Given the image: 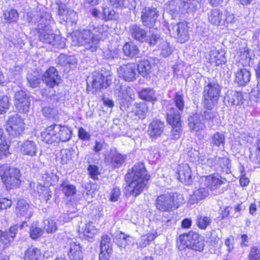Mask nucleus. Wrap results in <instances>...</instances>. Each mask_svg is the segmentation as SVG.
<instances>
[{"label":"nucleus","mask_w":260,"mask_h":260,"mask_svg":"<svg viewBox=\"0 0 260 260\" xmlns=\"http://www.w3.org/2000/svg\"><path fill=\"white\" fill-rule=\"evenodd\" d=\"M128 185L126 188V196L136 197L147 187L150 176L148 175L143 163L136 164L127 175Z\"/></svg>","instance_id":"nucleus-1"},{"label":"nucleus","mask_w":260,"mask_h":260,"mask_svg":"<svg viewBox=\"0 0 260 260\" xmlns=\"http://www.w3.org/2000/svg\"><path fill=\"white\" fill-rule=\"evenodd\" d=\"M50 20L42 16H34L31 18L30 22L37 24L40 41L56 47H59L60 37L53 33L49 26Z\"/></svg>","instance_id":"nucleus-2"},{"label":"nucleus","mask_w":260,"mask_h":260,"mask_svg":"<svg viewBox=\"0 0 260 260\" xmlns=\"http://www.w3.org/2000/svg\"><path fill=\"white\" fill-rule=\"evenodd\" d=\"M206 84L203 90L204 107L213 108L219 99L221 87L217 81L213 79L206 81Z\"/></svg>","instance_id":"nucleus-3"},{"label":"nucleus","mask_w":260,"mask_h":260,"mask_svg":"<svg viewBox=\"0 0 260 260\" xmlns=\"http://www.w3.org/2000/svg\"><path fill=\"white\" fill-rule=\"evenodd\" d=\"M0 176L7 189L17 187L20 184L19 170L7 165L0 166Z\"/></svg>","instance_id":"nucleus-4"},{"label":"nucleus","mask_w":260,"mask_h":260,"mask_svg":"<svg viewBox=\"0 0 260 260\" xmlns=\"http://www.w3.org/2000/svg\"><path fill=\"white\" fill-rule=\"evenodd\" d=\"M182 200V196L178 193L164 194L157 197L155 200L156 208L161 212H170L178 207V204L182 203L181 201L177 202L175 199Z\"/></svg>","instance_id":"nucleus-5"},{"label":"nucleus","mask_w":260,"mask_h":260,"mask_svg":"<svg viewBox=\"0 0 260 260\" xmlns=\"http://www.w3.org/2000/svg\"><path fill=\"white\" fill-rule=\"evenodd\" d=\"M72 44L74 46H84L87 50L95 51L97 46L94 44L91 30L84 29L72 36Z\"/></svg>","instance_id":"nucleus-6"},{"label":"nucleus","mask_w":260,"mask_h":260,"mask_svg":"<svg viewBox=\"0 0 260 260\" xmlns=\"http://www.w3.org/2000/svg\"><path fill=\"white\" fill-rule=\"evenodd\" d=\"M181 243L196 251H202L204 248V241L200 235L193 231L180 235Z\"/></svg>","instance_id":"nucleus-7"},{"label":"nucleus","mask_w":260,"mask_h":260,"mask_svg":"<svg viewBox=\"0 0 260 260\" xmlns=\"http://www.w3.org/2000/svg\"><path fill=\"white\" fill-rule=\"evenodd\" d=\"M167 120L172 125L171 138L177 140L182 132L180 113L174 107H170L167 112Z\"/></svg>","instance_id":"nucleus-8"},{"label":"nucleus","mask_w":260,"mask_h":260,"mask_svg":"<svg viewBox=\"0 0 260 260\" xmlns=\"http://www.w3.org/2000/svg\"><path fill=\"white\" fill-rule=\"evenodd\" d=\"M24 129L23 120L18 114L11 115L7 120L6 130L10 135L16 137Z\"/></svg>","instance_id":"nucleus-9"},{"label":"nucleus","mask_w":260,"mask_h":260,"mask_svg":"<svg viewBox=\"0 0 260 260\" xmlns=\"http://www.w3.org/2000/svg\"><path fill=\"white\" fill-rule=\"evenodd\" d=\"M14 106L19 112L27 113L30 106V97L23 90L16 92L14 97Z\"/></svg>","instance_id":"nucleus-10"},{"label":"nucleus","mask_w":260,"mask_h":260,"mask_svg":"<svg viewBox=\"0 0 260 260\" xmlns=\"http://www.w3.org/2000/svg\"><path fill=\"white\" fill-rule=\"evenodd\" d=\"M168 30L173 35L176 36L179 42H185L189 39L188 27L186 22H179L176 24H171Z\"/></svg>","instance_id":"nucleus-11"},{"label":"nucleus","mask_w":260,"mask_h":260,"mask_svg":"<svg viewBox=\"0 0 260 260\" xmlns=\"http://www.w3.org/2000/svg\"><path fill=\"white\" fill-rule=\"evenodd\" d=\"M92 87L99 90L107 88L111 83V77L108 73H101L95 71L92 74Z\"/></svg>","instance_id":"nucleus-12"},{"label":"nucleus","mask_w":260,"mask_h":260,"mask_svg":"<svg viewBox=\"0 0 260 260\" xmlns=\"http://www.w3.org/2000/svg\"><path fill=\"white\" fill-rule=\"evenodd\" d=\"M158 17V11L155 8L145 7L141 13V20L144 25L149 28L155 26Z\"/></svg>","instance_id":"nucleus-13"},{"label":"nucleus","mask_w":260,"mask_h":260,"mask_svg":"<svg viewBox=\"0 0 260 260\" xmlns=\"http://www.w3.org/2000/svg\"><path fill=\"white\" fill-rule=\"evenodd\" d=\"M137 66L135 63L123 64L117 69L119 77L125 81L130 82L135 80L137 78Z\"/></svg>","instance_id":"nucleus-14"},{"label":"nucleus","mask_w":260,"mask_h":260,"mask_svg":"<svg viewBox=\"0 0 260 260\" xmlns=\"http://www.w3.org/2000/svg\"><path fill=\"white\" fill-rule=\"evenodd\" d=\"M67 244L69 246L68 255L70 260H83L82 246L80 243L69 239Z\"/></svg>","instance_id":"nucleus-15"},{"label":"nucleus","mask_w":260,"mask_h":260,"mask_svg":"<svg viewBox=\"0 0 260 260\" xmlns=\"http://www.w3.org/2000/svg\"><path fill=\"white\" fill-rule=\"evenodd\" d=\"M42 80L51 88L58 85L60 81L58 71L54 67L49 68L43 75Z\"/></svg>","instance_id":"nucleus-16"},{"label":"nucleus","mask_w":260,"mask_h":260,"mask_svg":"<svg viewBox=\"0 0 260 260\" xmlns=\"http://www.w3.org/2000/svg\"><path fill=\"white\" fill-rule=\"evenodd\" d=\"M188 125L191 131L196 133L204 130L206 127L203 116L198 113L193 114L188 117Z\"/></svg>","instance_id":"nucleus-17"},{"label":"nucleus","mask_w":260,"mask_h":260,"mask_svg":"<svg viewBox=\"0 0 260 260\" xmlns=\"http://www.w3.org/2000/svg\"><path fill=\"white\" fill-rule=\"evenodd\" d=\"M131 36L135 40L140 42H144L147 40V32L141 26L133 24L129 27Z\"/></svg>","instance_id":"nucleus-18"},{"label":"nucleus","mask_w":260,"mask_h":260,"mask_svg":"<svg viewBox=\"0 0 260 260\" xmlns=\"http://www.w3.org/2000/svg\"><path fill=\"white\" fill-rule=\"evenodd\" d=\"M116 94L121 102H129L135 100V93L133 89L127 86H120L117 89Z\"/></svg>","instance_id":"nucleus-19"},{"label":"nucleus","mask_w":260,"mask_h":260,"mask_svg":"<svg viewBox=\"0 0 260 260\" xmlns=\"http://www.w3.org/2000/svg\"><path fill=\"white\" fill-rule=\"evenodd\" d=\"M164 127V122L158 119L154 120L149 125L148 134L150 138L156 139L160 137L163 133Z\"/></svg>","instance_id":"nucleus-20"},{"label":"nucleus","mask_w":260,"mask_h":260,"mask_svg":"<svg viewBox=\"0 0 260 260\" xmlns=\"http://www.w3.org/2000/svg\"><path fill=\"white\" fill-rule=\"evenodd\" d=\"M78 231L80 234H83L84 238L90 241V239H92L94 235L96 234L98 230L92 222L88 223H83L81 222L78 226Z\"/></svg>","instance_id":"nucleus-21"},{"label":"nucleus","mask_w":260,"mask_h":260,"mask_svg":"<svg viewBox=\"0 0 260 260\" xmlns=\"http://www.w3.org/2000/svg\"><path fill=\"white\" fill-rule=\"evenodd\" d=\"M18 226H12L8 231L0 230V241L5 246H8L13 241L17 232Z\"/></svg>","instance_id":"nucleus-22"},{"label":"nucleus","mask_w":260,"mask_h":260,"mask_svg":"<svg viewBox=\"0 0 260 260\" xmlns=\"http://www.w3.org/2000/svg\"><path fill=\"white\" fill-rule=\"evenodd\" d=\"M55 124L48 126L41 133L42 140L47 144H52L57 141Z\"/></svg>","instance_id":"nucleus-23"},{"label":"nucleus","mask_w":260,"mask_h":260,"mask_svg":"<svg viewBox=\"0 0 260 260\" xmlns=\"http://www.w3.org/2000/svg\"><path fill=\"white\" fill-rule=\"evenodd\" d=\"M178 178L180 182L185 184H190L192 182L191 171L187 164L180 167L178 171Z\"/></svg>","instance_id":"nucleus-24"},{"label":"nucleus","mask_w":260,"mask_h":260,"mask_svg":"<svg viewBox=\"0 0 260 260\" xmlns=\"http://www.w3.org/2000/svg\"><path fill=\"white\" fill-rule=\"evenodd\" d=\"M225 180H221L217 175H211L205 177L204 185L211 190L217 189L221 185L225 183Z\"/></svg>","instance_id":"nucleus-25"},{"label":"nucleus","mask_w":260,"mask_h":260,"mask_svg":"<svg viewBox=\"0 0 260 260\" xmlns=\"http://www.w3.org/2000/svg\"><path fill=\"white\" fill-rule=\"evenodd\" d=\"M20 149L23 155L32 157L37 154V145L33 141L26 140L21 145Z\"/></svg>","instance_id":"nucleus-26"},{"label":"nucleus","mask_w":260,"mask_h":260,"mask_svg":"<svg viewBox=\"0 0 260 260\" xmlns=\"http://www.w3.org/2000/svg\"><path fill=\"white\" fill-rule=\"evenodd\" d=\"M57 141L67 142L71 138L72 131L67 126L55 124Z\"/></svg>","instance_id":"nucleus-27"},{"label":"nucleus","mask_w":260,"mask_h":260,"mask_svg":"<svg viewBox=\"0 0 260 260\" xmlns=\"http://www.w3.org/2000/svg\"><path fill=\"white\" fill-rule=\"evenodd\" d=\"M209 194L208 190L204 187H201L196 190L192 194L190 195L189 203L190 204H194L199 201L205 199Z\"/></svg>","instance_id":"nucleus-28"},{"label":"nucleus","mask_w":260,"mask_h":260,"mask_svg":"<svg viewBox=\"0 0 260 260\" xmlns=\"http://www.w3.org/2000/svg\"><path fill=\"white\" fill-rule=\"evenodd\" d=\"M235 82L240 86H245L250 79L251 74L249 71L245 69H239L235 74Z\"/></svg>","instance_id":"nucleus-29"},{"label":"nucleus","mask_w":260,"mask_h":260,"mask_svg":"<svg viewBox=\"0 0 260 260\" xmlns=\"http://www.w3.org/2000/svg\"><path fill=\"white\" fill-rule=\"evenodd\" d=\"M225 52L223 50L213 49L210 51V62H214L216 66H219L226 62Z\"/></svg>","instance_id":"nucleus-30"},{"label":"nucleus","mask_w":260,"mask_h":260,"mask_svg":"<svg viewBox=\"0 0 260 260\" xmlns=\"http://www.w3.org/2000/svg\"><path fill=\"white\" fill-rule=\"evenodd\" d=\"M243 97L241 92L236 91H231L225 97V100L229 106L241 105L243 103Z\"/></svg>","instance_id":"nucleus-31"},{"label":"nucleus","mask_w":260,"mask_h":260,"mask_svg":"<svg viewBox=\"0 0 260 260\" xmlns=\"http://www.w3.org/2000/svg\"><path fill=\"white\" fill-rule=\"evenodd\" d=\"M108 160L115 168L119 167L124 161L125 156L119 153L116 150H111L108 155Z\"/></svg>","instance_id":"nucleus-32"},{"label":"nucleus","mask_w":260,"mask_h":260,"mask_svg":"<svg viewBox=\"0 0 260 260\" xmlns=\"http://www.w3.org/2000/svg\"><path fill=\"white\" fill-rule=\"evenodd\" d=\"M208 20L213 25H219L222 23L224 19V14L219 9H215L208 13Z\"/></svg>","instance_id":"nucleus-33"},{"label":"nucleus","mask_w":260,"mask_h":260,"mask_svg":"<svg viewBox=\"0 0 260 260\" xmlns=\"http://www.w3.org/2000/svg\"><path fill=\"white\" fill-rule=\"evenodd\" d=\"M29 205L25 200L18 201L16 211L18 215L29 218L32 216V213L29 211Z\"/></svg>","instance_id":"nucleus-34"},{"label":"nucleus","mask_w":260,"mask_h":260,"mask_svg":"<svg viewBox=\"0 0 260 260\" xmlns=\"http://www.w3.org/2000/svg\"><path fill=\"white\" fill-rule=\"evenodd\" d=\"M139 98L145 101L152 103L157 101V95L151 88H144L138 92Z\"/></svg>","instance_id":"nucleus-35"},{"label":"nucleus","mask_w":260,"mask_h":260,"mask_svg":"<svg viewBox=\"0 0 260 260\" xmlns=\"http://www.w3.org/2000/svg\"><path fill=\"white\" fill-rule=\"evenodd\" d=\"M124 54L127 57H133L139 53L138 47L133 42L126 43L122 48Z\"/></svg>","instance_id":"nucleus-36"},{"label":"nucleus","mask_w":260,"mask_h":260,"mask_svg":"<svg viewBox=\"0 0 260 260\" xmlns=\"http://www.w3.org/2000/svg\"><path fill=\"white\" fill-rule=\"evenodd\" d=\"M139 74L143 77H146L151 72V66L150 62L146 59L139 61L137 64V69Z\"/></svg>","instance_id":"nucleus-37"},{"label":"nucleus","mask_w":260,"mask_h":260,"mask_svg":"<svg viewBox=\"0 0 260 260\" xmlns=\"http://www.w3.org/2000/svg\"><path fill=\"white\" fill-rule=\"evenodd\" d=\"M60 189L65 196L70 197L76 194L77 190L74 185L68 181H63L60 185Z\"/></svg>","instance_id":"nucleus-38"},{"label":"nucleus","mask_w":260,"mask_h":260,"mask_svg":"<svg viewBox=\"0 0 260 260\" xmlns=\"http://www.w3.org/2000/svg\"><path fill=\"white\" fill-rule=\"evenodd\" d=\"M210 142L212 146H223L225 143V136L221 133L216 132L211 136Z\"/></svg>","instance_id":"nucleus-39"},{"label":"nucleus","mask_w":260,"mask_h":260,"mask_svg":"<svg viewBox=\"0 0 260 260\" xmlns=\"http://www.w3.org/2000/svg\"><path fill=\"white\" fill-rule=\"evenodd\" d=\"M135 114L139 119H143L145 118L146 114L148 111V106L144 102L136 103L135 104Z\"/></svg>","instance_id":"nucleus-40"},{"label":"nucleus","mask_w":260,"mask_h":260,"mask_svg":"<svg viewBox=\"0 0 260 260\" xmlns=\"http://www.w3.org/2000/svg\"><path fill=\"white\" fill-rule=\"evenodd\" d=\"M25 260H41L40 250L35 247L29 248L25 253Z\"/></svg>","instance_id":"nucleus-41"},{"label":"nucleus","mask_w":260,"mask_h":260,"mask_svg":"<svg viewBox=\"0 0 260 260\" xmlns=\"http://www.w3.org/2000/svg\"><path fill=\"white\" fill-rule=\"evenodd\" d=\"M130 237L125 236L123 233L120 232L117 234L113 239V241L119 247H125L131 243Z\"/></svg>","instance_id":"nucleus-42"},{"label":"nucleus","mask_w":260,"mask_h":260,"mask_svg":"<svg viewBox=\"0 0 260 260\" xmlns=\"http://www.w3.org/2000/svg\"><path fill=\"white\" fill-rule=\"evenodd\" d=\"M178 3H179V0L171 1L169 3L168 9L173 17H176L181 13V6Z\"/></svg>","instance_id":"nucleus-43"},{"label":"nucleus","mask_w":260,"mask_h":260,"mask_svg":"<svg viewBox=\"0 0 260 260\" xmlns=\"http://www.w3.org/2000/svg\"><path fill=\"white\" fill-rule=\"evenodd\" d=\"M18 16L17 11L14 9L5 11L3 13L5 22L9 23L16 22L18 19Z\"/></svg>","instance_id":"nucleus-44"},{"label":"nucleus","mask_w":260,"mask_h":260,"mask_svg":"<svg viewBox=\"0 0 260 260\" xmlns=\"http://www.w3.org/2000/svg\"><path fill=\"white\" fill-rule=\"evenodd\" d=\"M211 218L210 216L203 215H198L197 217V224L198 226L201 229L205 230L211 223Z\"/></svg>","instance_id":"nucleus-45"},{"label":"nucleus","mask_w":260,"mask_h":260,"mask_svg":"<svg viewBox=\"0 0 260 260\" xmlns=\"http://www.w3.org/2000/svg\"><path fill=\"white\" fill-rule=\"evenodd\" d=\"M173 101L176 107L178 108L177 110L179 112L182 111L184 106V100L183 99V95L181 92L178 91L176 92L174 96Z\"/></svg>","instance_id":"nucleus-46"},{"label":"nucleus","mask_w":260,"mask_h":260,"mask_svg":"<svg viewBox=\"0 0 260 260\" xmlns=\"http://www.w3.org/2000/svg\"><path fill=\"white\" fill-rule=\"evenodd\" d=\"M27 80L28 85L31 88L37 87L41 82V79L39 76L31 74H28Z\"/></svg>","instance_id":"nucleus-47"},{"label":"nucleus","mask_w":260,"mask_h":260,"mask_svg":"<svg viewBox=\"0 0 260 260\" xmlns=\"http://www.w3.org/2000/svg\"><path fill=\"white\" fill-rule=\"evenodd\" d=\"M162 39L160 38V35L156 32L152 31L150 36L147 35V40L145 42L148 43L150 46H154L156 45L158 42L162 41Z\"/></svg>","instance_id":"nucleus-48"},{"label":"nucleus","mask_w":260,"mask_h":260,"mask_svg":"<svg viewBox=\"0 0 260 260\" xmlns=\"http://www.w3.org/2000/svg\"><path fill=\"white\" fill-rule=\"evenodd\" d=\"M43 234V230L35 225H31L29 228V235L30 237L32 239H37Z\"/></svg>","instance_id":"nucleus-49"},{"label":"nucleus","mask_w":260,"mask_h":260,"mask_svg":"<svg viewBox=\"0 0 260 260\" xmlns=\"http://www.w3.org/2000/svg\"><path fill=\"white\" fill-rule=\"evenodd\" d=\"M154 239L155 236L153 234H149L143 235L141 237L138 244L141 247H145L149 244L150 241L153 240Z\"/></svg>","instance_id":"nucleus-50"},{"label":"nucleus","mask_w":260,"mask_h":260,"mask_svg":"<svg viewBox=\"0 0 260 260\" xmlns=\"http://www.w3.org/2000/svg\"><path fill=\"white\" fill-rule=\"evenodd\" d=\"M112 242L110 237L105 235L102 237L100 248L104 250H113L112 249Z\"/></svg>","instance_id":"nucleus-51"},{"label":"nucleus","mask_w":260,"mask_h":260,"mask_svg":"<svg viewBox=\"0 0 260 260\" xmlns=\"http://www.w3.org/2000/svg\"><path fill=\"white\" fill-rule=\"evenodd\" d=\"M60 162L62 164H67L72 158V153L69 149H63L60 152Z\"/></svg>","instance_id":"nucleus-52"},{"label":"nucleus","mask_w":260,"mask_h":260,"mask_svg":"<svg viewBox=\"0 0 260 260\" xmlns=\"http://www.w3.org/2000/svg\"><path fill=\"white\" fill-rule=\"evenodd\" d=\"M44 229L48 233L55 232L57 229L56 223L51 219H46L44 221Z\"/></svg>","instance_id":"nucleus-53"},{"label":"nucleus","mask_w":260,"mask_h":260,"mask_svg":"<svg viewBox=\"0 0 260 260\" xmlns=\"http://www.w3.org/2000/svg\"><path fill=\"white\" fill-rule=\"evenodd\" d=\"M160 48L161 50V54L164 57H167L172 53V48L170 47L169 43L165 40L161 41Z\"/></svg>","instance_id":"nucleus-54"},{"label":"nucleus","mask_w":260,"mask_h":260,"mask_svg":"<svg viewBox=\"0 0 260 260\" xmlns=\"http://www.w3.org/2000/svg\"><path fill=\"white\" fill-rule=\"evenodd\" d=\"M215 160L216 161V169L228 168L229 159L228 158L215 156Z\"/></svg>","instance_id":"nucleus-55"},{"label":"nucleus","mask_w":260,"mask_h":260,"mask_svg":"<svg viewBox=\"0 0 260 260\" xmlns=\"http://www.w3.org/2000/svg\"><path fill=\"white\" fill-rule=\"evenodd\" d=\"M205 108L206 110L204 112L202 115V116H203V119H204L205 120L213 121L214 119L216 117L217 113L212 110L213 108Z\"/></svg>","instance_id":"nucleus-56"},{"label":"nucleus","mask_w":260,"mask_h":260,"mask_svg":"<svg viewBox=\"0 0 260 260\" xmlns=\"http://www.w3.org/2000/svg\"><path fill=\"white\" fill-rule=\"evenodd\" d=\"M102 29L99 27L93 26L92 28L89 29L91 30L94 44L97 46L99 40L102 38Z\"/></svg>","instance_id":"nucleus-57"},{"label":"nucleus","mask_w":260,"mask_h":260,"mask_svg":"<svg viewBox=\"0 0 260 260\" xmlns=\"http://www.w3.org/2000/svg\"><path fill=\"white\" fill-rule=\"evenodd\" d=\"M9 107V100L7 96L0 97V114L6 113Z\"/></svg>","instance_id":"nucleus-58"},{"label":"nucleus","mask_w":260,"mask_h":260,"mask_svg":"<svg viewBox=\"0 0 260 260\" xmlns=\"http://www.w3.org/2000/svg\"><path fill=\"white\" fill-rule=\"evenodd\" d=\"M42 111L44 115L48 118H55L58 114V111L56 109L50 107L43 108Z\"/></svg>","instance_id":"nucleus-59"},{"label":"nucleus","mask_w":260,"mask_h":260,"mask_svg":"<svg viewBox=\"0 0 260 260\" xmlns=\"http://www.w3.org/2000/svg\"><path fill=\"white\" fill-rule=\"evenodd\" d=\"M103 19L105 21H108L115 19L116 13L113 10H110L109 8L103 7Z\"/></svg>","instance_id":"nucleus-60"},{"label":"nucleus","mask_w":260,"mask_h":260,"mask_svg":"<svg viewBox=\"0 0 260 260\" xmlns=\"http://www.w3.org/2000/svg\"><path fill=\"white\" fill-rule=\"evenodd\" d=\"M250 158L255 163H260V140L257 141V149L254 154L250 155Z\"/></svg>","instance_id":"nucleus-61"},{"label":"nucleus","mask_w":260,"mask_h":260,"mask_svg":"<svg viewBox=\"0 0 260 260\" xmlns=\"http://www.w3.org/2000/svg\"><path fill=\"white\" fill-rule=\"evenodd\" d=\"M249 257V260H259L260 250L256 247H253L250 250Z\"/></svg>","instance_id":"nucleus-62"},{"label":"nucleus","mask_w":260,"mask_h":260,"mask_svg":"<svg viewBox=\"0 0 260 260\" xmlns=\"http://www.w3.org/2000/svg\"><path fill=\"white\" fill-rule=\"evenodd\" d=\"M113 250H107L101 249V252L99 254V260H109L112 254Z\"/></svg>","instance_id":"nucleus-63"},{"label":"nucleus","mask_w":260,"mask_h":260,"mask_svg":"<svg viewBox=\"0 0 260 260\" xmlns=\"http://www.w3.org/2000/svg\"><path fill=\"white\" fill-rule=\"evenodd\" d=\"M120 195L121 192L120 189L117 187H114L111 191L110 198V201L113 202L117 201Z\"/></svg>","instance_id":"nucleus-64"}]
</instances>
